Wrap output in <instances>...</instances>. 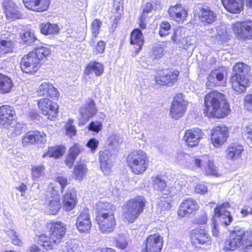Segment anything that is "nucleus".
<instances>
[{"instance_id": "obj_54", "label": "nucleus", "mask_w": 252, "mask_h": 252, "mask_svg": "<svg viewBox=\"0 0 252 252\" xmlns=\"http://www.w3.org/2000/svg\"><path fill=\"white\" fill-rule=\"evenodd\" d=\"M106 42L102 40H99L93 47L94 51L96 55L103 54L105 52Z\"/></svg>"}, {"instance_id": "obj_28", "label": "nucleus", "mask_w": 252, "mask_h": 252, "mask_svg": "<svg viewBox=\"0 0 252 252\" xmlns=\"http://www.w3.org/2000/svg\"><path fill=\"white\" fill-rule=\"evenodd\" d=\"M225 77L224 71L221 70L219 67L215 68L211 70L208 75L206 85L208 89H211V87L225 86Z\"/></svg>"}, {"instance_id": "obj_38", "label": "nucleus", "mask_w": 252, "mask_h": 252, "mask_svg": "<svg viewBox=\"0 0 252 252\" xmlns=\"http://www.w3.org/2000/svg\"><path fill=\"white\" fill-rule=\"evenodd\" d=\"M250 67L243 62H237L232 68V74L234 76H251Z\"/></svg>"}, {"instance_id": "obj_14", "label": "nucleus", "mask_w": 252, "mask_h": 252, "mask_svg": "<svg viewBox=\"0 0 252 252\" xmlns=\"http://www.w3.org/2000/svg\"><path fill=\"white\" fill-rule=\"evenodd\" d=\"M2 6L5 18L8 22H11L23 18V9L14 0H3Z\"/></svg>"}, {"instance_id": "obj_62", "label": "nucleus", "mask_w": 252, "mask_h": 252, "mask_svg": "<svg viewBox=\"0 0 252 252\" xmlns=\"http://www.w3.org/2000/svg\"><path fill=\"white\" fill-rule=\"evenodd\" d=\"M81 152V149L79 144L75 143L69 148L68 154L76 158Z\"/></svg>"}, {"instance_id": "obj_30", "label": "nucleus", "mask_w": 252, "mask_h": 252, "mask_svg": "<svg viewBox=\"0 0 252 252\" xmlns=\"http://www.w3.org/2000/svg\"><path fill=\"white\" fill-rule=\"evenodd\" d=\"M45 207L49 215L57 214L62 208L60 195L51 194L50 196L46 199Z\"/></svg>"}, {"instance_id": "obj_58", "label": "nucleus", "mask_w": 252, "mask_h": 252, "mask_svg": "<svg viewBox=\"0 0 252 252\" xmlns=\"http://www.w3.org/2000/svg\"><path fill=\"white\" fill-rule=\"evenodd\" d=\"M73 122V121L72 119H69L65 128L66 134L71 137L75 136L76 134L75 126L72 125Z\"/></svg>"}, {"instance_id": "obj_3", "label": "nucleus", "mask_w": 252, "mask_h": 252, "mask_svg": "<svg viewBox=\"0 0 252 252\" xmlns=\"http://www.w3.org/2000/svg\"><path fill=\"white\" fill-rule=\"evenodd\" d=\"M95 221L102 234L112 233L116 229V207L111 203L99 201L96 205Z\"/></svg>"}, {"instance_id": "obj_26", "label": "nucleus", "mask_w": 252, "mask_h": 252, "mask_svg": "<svg viewBox=\"0 0 252 252\" xmlns=\"http://www.w3.org/2000/svg\"><path fill=\"white\" fill-rule=\"evenodd\" d=\"M242 238L240 237L238 227H235L229 232L228 237L224 242L222 248L224 252L234 251L237 248L242 246Z\"/></svg>"}, {"instance_id": "obj_50", "label": "nucleus", "mask_w": 252, "mask_h": 252, "mask_svg": "<svg viewBox=\"0 0 252 252\" xmlns=\"http://www.w3.org/2000/svg\"><path fill=\"white\" fill-rule=\"evenodd\" d=\"M102 22L99 19H95L92 23L91 25V31L92 36L94 38L97 37L99 33Z\"/></svg>"}, {"instance_id": "obj_18", "label": "nucleus", "mask_w": 252, "mask_h": 252, "mask_svg": "<svg viewBox=\"0 0 252 252\" xmlns=\"http://www.w3.org/2000/svg\"><path fill=\"white\" fill-rule=\"evenodd\" d=\"M36 94L38 97H47L58 101L61 94L59 90L50 82L42 83L37 88Z\"/></svg>"}, {"instance_id": "obj_6", "label": "nucleus", "mask_w": 252, "mask_h": 252, "mask_svg": "<svg viewBox=\"0 0 252 252\" xmlns=\"http://www.w3.org/2000/svg\"><path fill=\"white\" fill-rule=\"evenodd\" d=\"M57 101L47 97H41L36 100L38 112L47 120L54 121L57 119L60 112V106Z\"/></svg>"}, {"instance_id": "obj_45", "label": "nucleus", "mask_w": 252, "mask_h": 252, "mask_svg": "<svg viewBox=\"0 0 252 252\" xmlns=\"http://www.w3.org/2000/svg\"><path fill=\"white\" fill-rule=\"evenodd\" d=\"M230 207V204L229 202L226 201L220 204L217 205L214 209V217L215 218H220L223 215L226 213L227 209Z\"/></svg>"}, {"instance_id": "obj_61", "label": "nucleus", "mask_w": 252, "mask_h": 252, "mask_svg": "<svg viewBox=\"0 0 252 252\" xmlns=\"http://www.w3.org/2000/svg\"><path fill=\"white\" fill-rule=\"evenodd\" d=\"M99 163L100 169L103 174L105 175H109L112 171V164H111L110 162H101Z\"/></svg>"}, {"instance_id": "obj_49", "label": "nucleus", "mask_w": 252, "mask_h": 252, "mask_svg": "<svg viewBox=\"0 0 252 252\" xmlns=\"http://www.w3.org/2000/svg\"><path fill=\"white\" fill-rule=\"evenodd\" d=\"M171 29L170 24L167 21H162L159 24L158 34L161 37L168 35Z\"/></svg>"}, {"instance_id": "obj_41", "label": "nucleus", "mask_w": 252, "mask_h": 252, "mask_svg": "<svg viewBox=\"0 0 252 252\" xmlns=\"http://www.w3.org/2000/svg\"><path fill=\"white\" fill-rule=\"evenodd\" d=\"M152 183L154 189L161 192V194L167 192V190H171V188L167 187L166 182L158 175L153 178Z\"/></svg>"}, {"instance_id": "obj_53", "label": "nucleus", "mask_w": 252, "mask_h": 252, "mask_svg": "<svg viewBox=\"0 0 252 252\" xmlns=\"http://www.w3.org/2000/svg\"><path fill=\"white\" fill-rule=\"evenodd\" d=\"M114 241L116 247L119 249L125 250L128 246V242L124 236H119Z\"/></svg>"}, {"instance_id": "obj_21", "label": "nucleus", "mask_w": 252, "mask_h": 252, "mask_svg": "<svg viewBox=\"0 0 252 252\" xmlns=\"http://www.w3.org/2000/svg\"><path fill=\"white\" fill-rule=\"evenodd\" d=\"M46 141V134L43 131L37 130L28 131L22 138L23 146L44 143Z\"/></svg>"}, {"instance_id": "obj_63", "label": "nucleus", "mask_w": 252, "mask_h": 252, "mask_svg": "<svg viewBox=\"0 0 252 252\" xmlns=\"http://www.w3.org/2000/svg\"><path fill=\"white\" fill-rule=\"evenodd\" d=\"M99 144V141L96 139L91 138L88 141L86 146L91 149L92 153H94Z\"/></svg>"}, {"instance_id": "obj_20", "label": "nucleus", "mask_w": 252, "mask_h": 252, "mask_svg": "<svg viewBox=\"0 0 252 252\" xmlns=\"http://www.w3.org/2000/svg\"><path fill=\"white\" fill-rule=\"evenodd\" d=\"M229 82L234 92L238 94L243 93L251 86V76L231 75Z\"/></svg>"}, {"instance_id": "obj_17", "label": "nucleus", "mask_w": 252, "mask_h": 252, "mask_svg": "<svg viewBox=\"0 0 252 252\" xmlns=\"http://www.w3.org/2000/svg\"><path fill=\"white\" fill-rule=\"evenodd\" d=\"M75 226L81 233H89L92 228V222L89 210L84 208L76 218Z\"/></svg>"}, {"instance_id": "obj_10", "label": "nucleus", "mask_w": 252, "mask_h": 252, "mask_svg": "<svg viewBox=\"0 0 252 252\" xmlns=\"http://www.w3.org/2000/svg\"><path fill=\"white\" fill-rule=\"evenodd\" d=\"M229 137L228 127L225 125H218L211 129L210 140L214 147L219 148L227 142Z\"/></svg>"}, {"instance_id": "obj_22", "label": "nucleus", "mask_w": 252, "mask_h": 252, "mask_svg": "<svg viewBox=\"0 0 252 252\" xmlns=\"http://www.w3.org/2000/svg\"><path fill=\"white\" fill-rule=\"evenodd\" d=\"M97 112L94 100L89 98L85 104L80 108L79 113L81 116L79 126L84 125L90 119L94 117Z\"/></svg>"}, {"instance_id": "obj_29", "label": "nucleus", "mask_w": 252, "mask_h": 252, "mask_svg": "<svg viewBox=\"0 0 252 252\" xmlns=\"http://www.w3.org/2000/svg\"><path fill=\"white\" fill-rule=\"evenodd\" d=\"M198 18L201 23L206 26L215 22L217 19L216 13L208 6L204 5L199 8L197 14Z\"/></svg>"}, {"instance_id": "obj_59", "label": "nucleus", "mask_w": 252, "mask_h": 252, "mask_svg": "<svg viewBox=\"0 0 252 252\" xmlns=\"http://www.w3.org/2000/svg\"><path fill=\"white\" fill-rule=\"evenodd\" d=\"M243 106L246 110L252 112V94L245 95L243 100Z\"/></svg>"}, {"instance_id": "obj_16", "label": "nucleus", "mask_w": 252, "mask_h": 252, "mask_svg": "<svg viewBox=\"0 0 252 252\" xmlns=\"http://www.w3.org/2000/svg\"><path fill=\"white\" fill-rule=\"evenodd\" d=\"M204 135L202 129L198 127H193L185 130L183 140L188 147L193 148L199 145Z\"/></svg>"}, {"instance_id": "obj_34", "label": "nucleus", "mask_w": 252, "mask_h": 252, "mask_svg": "<svg viewBox=\"0 0 252 252\" xmlns=\"http://www.w3.org/2000/svg\"><path fill=\"white\" fill-rule=\"evenodd\" d=\"M104 72V66L103 63L96 61L90 62L85 66L84 73L86 75H89L94 73L95 76L102 75Z\"/></svg>"}, {"instance_id": "obj_36", "label": "nucleus", "mask_w": 252, "mask_h": 252, "mask_svg": "<svg viewBox=\"0 0 252 252\" xmlns=\"http://www.w3.org/2000/svg\"><path fill=\"white\" fill-rule=\"evenodd\" d=\"M14 84L11 77L0 73V94H5L10 93Z\"/></svg>"}, {"instance_id": "obj_43", "label": "nucleus", "mask_w": 252, "mask_h": 252, "mask_svg": "<svg viewBox=\"0 0 252 252\" xmlns=\"http://www.w3.org/2000/svg\"><path fill=\"white\" fill-rule=\"evenodd\" d=\"M31 174L32 179H37L45 174V167L43 164L33 165L31 168Z\"/></svg>"}, {"instance_id": "obj_64", "label": "nucleus", "mask_w": 252, "mask_h": 252, "mask_svg": "<svg viewBox=\"0 0 252 252\" xmlns=\"http://www.w3.org/2000/svg\"><path fill=\"white\" fill-rule=\"evenodd\" d=\"M221 219V222L224 226L229 225L233 220V218L229 211L226 212L225 215H223L220 217Z\"/></svg>"}, {"instance_id": "obj_39", "label": "nucleus", "mask_w": 252, "mask_h": 252, "mask_svg": "<svg viewBox=\"0 0 252 252\" xmlns=\"http://www.w3.org/2000/svg\"><path fill=\"white\" fill-rule=\"evenodd\" d=\"M14 41L8 38L0 40V57L13 53Z\"/></svg>"}, {"instance_id": "obj_56", "label": "nucleus", "mask_w": 252, "mask_h": 252, "mask_svg": "<svg viewBox=\"0 0 252 252\" xmlns=\"http://www.w3.org/2000/svg\"><path fill=\"white\" fill-rule=\"evenodd\" d=\"M55 181L60 185L61 192L64 191L65 188L69 184L67 178L63 176H57L56 178Z\"/></svg>"}, {"instance_id": "obj_24", "label": "nucleus", "mask_w": 252, "mask_h": 252, "mask_svg": "<svg viewBox=\"0 0 252 252\" xmlns=\"http://www.w3.org/2000/svg\"><path fill=\"white\" fill-rule=\"evenodd\" d=\"M167 12L170 18L178 24H183L187 20L188 9L181 3L170 6Z\"/></svg>"}, {"instance_id": "obj_4", "label": "nucleus", "mask_w": 252, "mask_h": 252, "mask_svg": "<svg viewBox=\"0 0 252 252\" xmlns=\"http://www.w3.org/2000/svg\"><path fill=\"white\" fill-rule=\"evenodd\" d=\"M147 201L144 197L138 195L127 200L123 206L122 216L125 222L132 223L144 212Z\"/></svg>"}, {"instance_id": "obj_35", "label": "nucleus", "mask_w": 252, "mask_h": 252, "mask_svg": "<svg viewBox=\"0 0 252 252\" xmlns=\"http://www.w3.org/2000/svg\"><path fill=\"white\" fill-rule=\"evenodd\" d=\"M65 151L66 148L63 145H56L49 146L47 151L43 155L42 157L58 159L64 155Z\"/></svg>"}, {"instance_id": "obj_51", "label": "nucleus", "mask_w": 252, "mask_h": 252, "mask_svg": "<svg viewBox=\"0 0 252 252\" xmlns=\"http://www.w3.org/2000/svg\"><path fill=\"white\" fill-rule=\"evenodd\" d=\"M208 220V215L206 213L198 215L192 221V224L194 225H198L200 227L201 225H205L207 223Z\"/></svg>"}, {"instance_id": "obj_57", "label": "nucleus", "mask_w": 252, "mask_h": 252, "mask_svg": "<svg viewBox=\"0 0 252 252\" xmlns=\"http://www.w3.org/2000/svg\"><path fill=\"white\" fill-rule=\"evenodd\" d=\"M26 125L19 122H17L14 126V129L12 132L14 136H18L21 135L24 131Z\"/></svg>"}, {"instance_id": "obj_47", "label": "nucleus", "mask_w": 252, "mask_h": 252, "mask_svg": "<svg viewBox=\"0 0 252 252\" xmlns=\"http://www.w3.org/2000/svg\"><path fill=\"white\" fill-rule=\"evenodd\" d=\"M204 170L206 176H213L216 177L220 176L218 168L212 160H209L208 161Z\"/></svg>"}, {"instance_id": "obj_2", "label": "nucleus", "mask_w": 252, "mask_h": 252, "mask_svg": "<svg viewBox=\"0 0 252 252\" xmlns=\"http://www.w3.org/2000/svg\"><path fill=\"white\" fill-rule=\"evenodd\" d=\"M230 104L225 94L213 90L204 97L203 113L206 117L212 119H221L230 113Z\"/></svg>"}, {"instance_id": "obj_60", "label": "nucleus", "mask_w": 252, "mask_h": 252, "mask_svg": "<svg viewBox=\"0 0 252 252\" xmlns=\"http://www.w3.org/2000/svg\"><path fill=\"white\" fill-rule=\"evenodd\" d=\"M194 191L196 193L204 195L208 192V187L205 184L199 183L195 186Z\"/></svg>"}, {"instance_id": "obj_40", "label": "nucleus", "mask_w": 252, "mask_h": 252, "mask_svg": "<svg viewBox=\"0 0 252 252\" xmlns=\"http://www.w3.org/2000/svg\"><path fill=\"white\" fill-rule=\"evenodd\" d=\"M40 32L44 35H51L57 33L59 28L56 24H52L50 22L42 23L39 25Z\"/></svg>"}, {"instance_id": "obj_32", "label": "nucleus", "mask_w": 252, "mask_h": 252, "mask_svg": "<svg viewBox=\"0 0 252 252\" xmlns=\"http://www.w3.org/2000/svg\"><path fill=\"white\" fill-rule=\"evenodd\" d=\"M225 9L230 13L237 14L242 11L244 7V0H221Z\"/></svg>"}, {"instance_id": "obj_5", "label": "nucleus", "mask_w": 252, "mask_h": 252, "mask_svg": "<svg viewBox=\"0 0 252 252\" xmlns=\"http://www.w3.org/2000/svg\"><path fill=\"white\" fill-rule=\"evenodd\" d=\"M149 158L142 150L130 152L126 158V163L130 171L135 175L143 174L149 168Z\"/></svg>"}, {"instance_id": "obj_8", "label": "nucleus", "mask_w": 252, "mask_h": 252, "mask_svg": "<svg viewBox=\"0 0 252 252\" xmlns=\"http://www.w3.org/2000/svg\"><path fill=\"white\" fill-rule=\"evenodd\" d=\"M231 27L238 39L244 41L252 40V20L247 19L236 21L231 24Z\"/></svg>"}, {"instance_id": "obj_37", "label": "nucleus", "mask_w": 252, "mask_h": 252, "mask_svg": "<svg viewBox=\"0 0 252 252\" xmlns=\"http://www.w3.org/2000/svg\"><path fill=\"white\" fill-rule=\"evenodd\" d=\"M240 237L242 238V247L244 249H250L252 248V228L244 230L238 227Z\"/></svg>"}, {"instance_id": "obj_11", "label": "nucleus", "mask_w": 252, "mask_h": 252, "mask_svg": "<svg viewBox=\"0 0 252 252\" xmlns=\"http://www.w3.org/2000/svg\"><path fill=\"white\" fill-rule=\"evenodd\" d=\"M188 105V102L185 100V95L181 93L176 94L171 104L170 116L175 120L182 117L187 111Z\"/></svg>"}, {"instance_id": "obj_27", "label": "nucleus", "mask_w": 252, "mask_h": 252, "mask_svg": "<svg viewBox=\"0 0 252 252\" xmlns=\"http://www.w3.org/2000/svg\"><path fill=\"white\" fill-rule=\"evenodd\" d=\"M242 238L240 237L238 227H235L229 232L228 237L224 242L222 248L224 252L234 251L237 248L242 246Z\"/></svg>"}, {"instance_id": "obj_31", "label": "nucleus", "mask_w": 252, "mask_h": 252, "mask_svg": "<svg viewBox=\"0 0 252 252\" xmlns=\"http://www.w3.org/2000/svg\"><path fill=\"white\" fill-rule=\"evenodd\" d=\"M244 152V146L238 143H232L228 145L225 150V157L227 159L234 161L242 157Z\"/></svg>"}, {"instance_id": "obj_9", "label": "nucleus", "mask_w": 252, "mask_h": 252, "mask_svg": "<svg viewBox=\"0 0 252 252\" xmlns=\"http://www.w3.org/2000/svg\"><path fill=\"white\" fill-rule=\"evenodd\" d=\"M189 237L191 245L195 248L200 247L202 245H210L211 237L208 230L204 227H197L192 229L189 234Z\"/></svg>"}, {"instance_id": "obj_33", "label": "nucleus", "mask_w": 252, "mask_h": 252, "mask_svg": "<svg viewBox=\"0 0 252 252\" xmlns=\"http://www.w3.org/2000/svg\"><path fill=\"white\" fill-rule=\"evenodd\" d=\"M129 42L136 47L135 52L136 54L142 49L144 43V38L141 30L138 28L133 29L131 32Z\"/></svg>"}, {"instance_id": "obj_1", "label": "nucleus", "mask_w": 252, "mask_h": 252, "mask_svg": "<svg viewBox=\"0 0 252 252\" xmlns=\"http://www.w3.org/2000/svg\"><path fill=\"white\" fill-rule=\"evenodd\" d=\"M67 232L66 224L61 221L51 220L46 223L43 232L36 235L37 245L33 244L29 252H48L64 242Z\"/></svg>"}, {"instance_id": "obj_46", "label": "nucleus", "mask_w": 252, "mask_h": 252, "mask_svg": "<svg viewBox=\"0 0 252 252\" xmlns=\"http://www.w3.org/2000/svg\"><path fill=\"white\" fill-rule=\"evenodd\" d=\"M51 0H37L32 12L42 13L48 10L51 5Z\"/></svg>"}, {"instance_id": "obj_44", "label": "nucleus", "mask_w": 252, "mask_h": 252, "mask_svg": "<svg viewBox=\"0 0 252 252\" xmlns=\"http://www.w3.org/2000/svg\"><path fill=\"white\" fill-rule=\"evenodd\" d=\"M31 51L34 53L35 56L38 58L40 62L42 60L46 59L51 55L50 49L48 47L44 46H40L35 48Z\"/></svg>"}, {"instance_id": "obj_42", "label": "nucleus", "mask_w": 252, "mask_h": 252, "mask_svg": "<svg viewBox=\"0 0 252 252\" xmlns=\"http://www.w3.org/2000/svg\"><path fill=\"white\" fill-rule=\"evenodd\" d=\"M88 169L86 165L83 163H78L73 169V174L75 179L82 180L86 176Z\"/></svg>"}, {"instance_id": "obj_12", "label": "nucleus", "mask_w": 252, "mask_h": 252, "mask_svg": "<svg viewBox=\"0 0 252 252\" xmlns=\"http://www.w3.org/2000/svg\"><path fill=\"white\" fill-rule=\"evenodd\" d=\"M41 64L34 53L30 51L22 57L20 62V68L25 73L34 74L39 69Z\"/></svg>"}, {"instance_id": "obj_7", "label": "nucleus", "mask_w": 252, "mask_h": 252, "mask_svg": "<svg viewBox=\"0 0 252 252\" xmlns=\"http://www.w3.org/2000/svg\"><path fill=\"white\" fill-rule=\"evenodd\" d=\"M180 71L176 68L168 67L156 71L154 80L156 85L159 86H172L178 81Z\"/></svg>"}, {"instance_id": "obj_48", "label": "nucleus", "mask_w": 252, "mask_h": 252, "mask_svg": "<svg viewBox=\"0 0 252 252\" xmlns=\"http://www.w3.org/2000/svg\"><path fill=\"white\" fill-rule=\"evenodd\" d=\"M20 38L23 43L28 45H31L36 40L34 33L30 30L25 31L20 35Z\"/></svg>"}, {"instance_id": "obj_55", "label": "nucleus", "mask_w": 252, "mask_h": 252, "mask_svg": "<svg viewBox=\"0 0 252 252\" xmlns=\"http://www.w3.org/2000/svg\"><path fill=\"white\" fill-rule=\"evenodd\" d=\"M111 156L110 151L108 149L100 151L99 153V163L109 162L110 157Z\"/></svg>"}, {"instance_id": "obj_15", "label": "nucleus", "mask_w": 252, "mask_h": 252, "mask_svg": "<svg viewBox=\"0 0 252 252\" xmlns=\"http://www.w3.org/2000/svg\"><path fill=\"white\" fill-rule=\"evenodd\" d=\"M16 120V113L14 108L8 104L0 106V126L9 128Z\"/></svg>"}, {"instance_id": "obj_13", "label": "nucleus", "mask_w": 252, "mask_h": 252, "mask_svg": "<svg viewBox=\"0 0 252 252\" xmlns=\"http://www.w3.org/2000/svg\"><path fill=\"white\" fill-rule=\"evenodd\" d=\"M164 245L163 236L159 233L149 235L143 242L141 252H161Z\"/></svg>"}, {"instance_id": "obj_23", "label": "nucleus", "mask_w": 252, "mask_h": 252, "mask_svg": "<svg viewBox=\"0 0 252 252\" xmlns=\"http://www.w3.org/2000/svg\"><path fill=\"white\" fill-rule=\"evenodd\" d=\"M167 191V192H163L157 200V210L161 214L170 211L173 206L174 194L171 190Z\"/></svg>"}, {"instance_id": "obj_25", "label": "nucleus", "mask_w": 252, "mask_h": 252, "mask_svg": "<svg viewBox=\"0 0 252 252\" xmlns=\"http://www.w3.org/2000/svg\"><path fill=\"white\" fill-rule=\"evenodd\" d=\"M78 198L75 188H68L63 195L62 208L65 212H70L76 208Z\"/></svg>"}, {"instance_id": "obj_52", "label": "nucleus", "mask_w": 252, "mask_h": 252, "mask_svg": "<svg viewBox=\"0 0 252 252\" xmlns=\"http://www.w3.org/2000/svg\"><path fill=\"white\" fill-rule=\"evenodd\" d=\"M122 16V12L113 13L110 16L111 28L113 31L117 28Z\"/></svg>"}, {"instance_id": "obj_19", "label": "nucleus", "mask_w": 252, "mask_h": 252, "mask_svg": "<svg viewBox=\"0 0 252 252\" xmlns=\"http://www.w3.org/2000/svg\"><path fill=\"white\" fill-rule=\"evenodd\" d=\"M199 205L195 199L191 197L186 198L180 203L177 210V215L183 218L195 213L199 210Z\"/></svg>"}]
</instances>
